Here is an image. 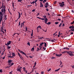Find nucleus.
<instances>
[{
    "label": "nucleus",
    "instance_id": "obj_1",
    "mask_svg": "<svg viewBox=\"0 0 74 74\" xmlns=\"http://www.w3.org/2000/svg\"><path fill=\"white\" fill-rule=\"evenodd\" d=\"M5 5H3V3H2V5L1 7V8H2L1 10V12H0V24L2 21H3V14L5 15Z\"/></svg>",
    "mask_w": 74,
    "mask_h": 74
},
{
    "label": "nucleus",
    "instance_id": "obj_2",
    "mask_svg": "<svg viewBox=\"0 0 74 74\" xmlns=\"http://www.w3.org/2000/svg\"><path fill=\"white\" fill-rule=\"evenodd\" d=\"M67 53L69 54L70 56H74V54H73V52L71 51L68 52H67Z\"/></svg>",
    "mask_w": 74,
    "mask_h": 74
},
{
    "label": "nucleus",
    "instance_id": "obj_3",
    "mask_svg": "<svg viewBox=\"0 0 74 74\" xmlns=\"http://www.w3.org/2000/svg\"><path fill=\"white\" fill-rule=\"evenodd\" d=\"M64 2H62V3H60V5L61 7H63V6H64Z\"/></svg>",
    "mask_w": 74,
    "mask_h": 74
},
{
    "label": "nucleus",
    "instance_id": "obj_4",
    "mask_svg": "<svg viewBox=\"0 0 74 74\" xmlns=\"http://www.w3.org/2000/svg\"><path fill=\"white\" fill-rule=\"evenodd\" d=\"M46 5H45V7L46 8H47L48 7V5H49L48 4V3L47 2L45 4Z\"/></svg>",
    "mask_w": 74,
    "mask_h": 74
},
{
    "label": "nucleus",
    "instance_id": "obj_5",
    "mask_svg": "<svg viewBox=\"0 0 74 74\" xmlns=\"http://www.w3.org/2000/svg\"><path fill=\"white\" fill-rule=\"evenodd\" d=\"M62 54H56V56H58V57H60V56H62Z\"/></svg>",
    "mask_w": 74,
    "mask_h": 74
},
{
    "label": "nucleus",
    "instance_id": "obj_6",
    "mask_svg": "<svg viewBox=\"0 0 74 74\" xmlns=\"http://www.w3.org/2000/svg\"><path fill=\"white\" fill-rule=\"evenodd\" d=\"M45 23L46 24L48 21V19L47 18H46L45 19Z\"/></svg>",
    "mask_w": 74,
    "mask_h": 74
},
{
    "label": "nucleus",
    "instance_id": "obj_7",
    "mask_svg": "<svg viewBox=\"0 0 74 74\" xmlns=\"http://www.w3.org/2000/svg\"><path fill=\"white\" fill-rule=\"evenodd\" d=\"M71 31L69 30V32H71V31H72V32H74V27H73L71 28Z\"/></svg>",
    "mask_w": 74,
    "mask_h": 74
},
{
    "label": "nucleus",
    "instance_id": "obj_8",
    "mask_svg": "<svg viewBox=\"0 0 74 74\" xmlns=\"http://www.w3.org/2000/svg\"><path fill=\"white\" fill-rule=\"evenodd\" d=\"M11 43V41H9L7 43V44L8 45H10Z\"/></svg>",
    "mask_w": 74,
    "mask_h": 74
},
{
    "label": "nucleus",
    "instance_id": "obj_9",
    "mask_svg": "<svg viewBox=\"0 0 74 74\" xmlns=\"http://www.w3.org/2000/svg\"><path fill=\"white\" fill-rule=\"evenodd\" d=\"M17 71H19V72H21V70L19 68H17Z\"/></svg>",
    "mask_w": 74,
    "mask_h": 74
},
{
    "label": "nucleus",
    "instance_id": "obj_10",
    "mask_svg": "<svg viewBox=\"0 0 74 74\" xmlns=\"http://www.w3.org/2000/svg\"><path fill=\"white\" fill-rule=\"evenodd\" d=\"M40 7H43V5L42 4V2H40Z\"/></svg>",
    "mask_w": 74,
    "mask_h": 74
},
{
    "label": "nucleus",
    "instance_id": "obj_11",
    "mask_svg": "<svg viewBox=\"0 0 74 74\" xmlns=\"http://www.w3.org/2000/svg\"><path fill=\"white\" fill-rule=\"evenodd\" d=\"M12 55L13 56H15V53L12 52Z\"/></svg>",
    "mask_w": 74,
    "mask_h": 74
},
{
    "label": "nucleus",
    "instance_id": "obj_12",
    "mask_svg": "<svg viewBox=\"0 0 74 74\" xmlns=\"http://www.w3.org/2000/svg\"><path fill=\"white\" fill-rule=\"evenodd\" d=\"M19 52H20L21 53H22L23 54V53L24 52H23V51H21V50H20L18 49Z\"/></svg>",
    "mask_w": 74,
    "mask_h": 74
},
{
    "label": "nucleus",
    "instance_id": "obj_13",
    "mask_svg": "<svg viewBox=\"0 0 74 74\" xmlns=\"http://www.w3.org/2000/svg\"><path fill=\"white\" fill-rule=\"evenodd\" d=\"M64 49H67V50H69V49H70L67 48V47H64L63 48Z\"/></svg>",
    "mask_w": 74,
    "mask_h": 74
},
{
    "label": "nucleus",
    "instance_id": "obj_14",
    "mask_svg": "<svg viewBox=\"0 0 74 74\" xmlns=\"http://www.w3.org/2000/svg\"><path fill=\"white\" fill-rule=\"evenodd\" d=\"M38 28L41 29V27L40 25H39V26H38L37 28V29L38 30Z\"/></svg>",
    "mask_w": 74,
    "mask_h": 74
},
{
    "label": "nucleus",
    "instance_id": "obj_15",
    "mask_svg": "<svg viewBox=\"0 0 74 74\" xmlns=\"http://www.w3.org/2000/svg\"><path fill=\"white\" fill-rule=\"evenodd\" d=\"M44 42H42L40 43V47H42V45H43V44H44Z\"/></svg>",
    "mask_w": 74,
    "mask_h": 74
},
{
    "label": "nucleus",
    "instance_id": "obj_16",
    "mask_svg": "<svg viewBox=\"0 0 74 74\" xmlns=\"http://www.w3.org/2000/svg\"><path fill=\"white\" fill-rule=\"evenodd\" d=\"M12 62V60H9L8 61V63H11Z\"/></svg>",
    "mask_w": 74,
    "mask_h": 74
},
{
    "label": "nucleus",
    "instance_id": "obj_17",
    "mask_svg": "<svg viewBox=\"0 0 74 74\" xmlns=\"http://www.w3.org/2000/svg\"><path fill=\"white\" fill-rule=\"evenodd\" d=\"M18 17H19V18H21V13H19V12H18Z\"/></svg>",
    "mask_w": 74,
    "mask_h": 74
},
{
    "label": "nucleus",
    "instance_id": "obj_18",
    "mask_svg": "<svg viewBox=\"0 0 74 74\" xmlns=\"http://www.w3.org/2000/svg\"><path fill=\"white\" fill-rule=\"evenodd\" d=\"M31 51H34V48H32L31 49Z\"/></svg>",
    "mask_w": 74,
    "mask_h": 74
},
{
    "label": "nucleus",
    "instance_id": "obj_19",
    "mask_svg": "<svg viewBox=\"0 0 74 74\" xmlns=\"http://www.w3.org/2000/svg\"><path fill=\"white\" fill-rule=\"evenodd\" d=\"M7 49H10L11 48V46H8L7 47Z\"/></svg>",
    "mask_w": 74,
    "mask_h": 74
},
{
    "label": "nucleus",
    "instance_id": "obj_20",
    "mask_svg": "<svg viewBox=\"0 0 74 74\" xmlns=\"http://www.w3.org/2000/svg\"><path fill=\"white\" fill-rule=\"evenodd\" d=\"M60 68H59L56 70H55V72H56V71H59V70H60Z\"/></svg>",
    "mask_w": 74,
    "mask_h": 74
},
{
    "label": "nucleus",
    "instance_id": "obj_21",
    "mask_svg": "<svg viewBox=\"0 0 74 74\" xmlns=\"http://www.w3.org/2000/svg\"><path fill=\"white\" fill-rule=\"evenodd\" d=\"M42 38H44V37H40V38H38V39L39 40H42Z\"/></svg>",
    "mask_w": 74,
    "mask_h": 74
},
{
    "label": "nucleus",
    "instance_id": "obj_22",
    "mask_svg": "<svg viewBox=\"0 0 74 74\" xmlns=\"http://www.w3.org/2000/svg\"><path fill=\"white\" fill-rule=\"evenodd\" d=\"M18 54V56H19V57H21L22 56L20 54V53H17Z\"/></svg>",
    "mask_w": 74,
    "mask_h": 74
},
{
    "label": "nucleus",
    "instance_id": "obj_23",
    "mask_svg": "<svg viewBox=\"0 0 74 74\" xmlns=\"http://www.w3.org/2000/svg\"><path fill=\"white\" fill-rule=\"evenodd\" d=\"M46 24L47 25H51V22H49L48 23H47Z\"/></svg>",
    "mask_w": 74,
    "mask_h": 74
},
{
    "label": "nucleus",
    "instance_id": "obj_24",
    "mask_svg": "<svg viewBox=\"0 0 74 74\" xmlns=\"http://www.w3.org/2000/svg\"><path fill=\"white\" fill-rule=\"evenodd\" d=\"M60 66H61V65L62 64V62L61 61H60Z\"/></svg>",
    "mask_w": 74,
    "mask_h": 74
},
{
    "label": "nucleus",
    "instance_id": "obj_25",
    "mask_svg": "<svg viewBox=\"0 0 74 74\" xmlns=\"http://www.w3.org/2000/svg\"><path fill=\"white\" fill-rule=\"evenodd\" d=\"M45 47H47V43L45 42L44 43Z\"/></svg>",
    "mask_w": 74,
    "mask_h": 74
},
{
    "label": "nucleus",
    "instance_id": "obj_26",
    "mask_svg": "<svg viewBox=\"0 0 74 74\" xmlns=\"http://www.w3.org/2000/svg\"><path fill=\"white\" fill-rule=\"evenodd\" d=\"M5 21H6V20H7V16L6 15H5Z\"/></svg>",
    "mask_w": 74,
    "mask_h": 74
},
{
    "label": "nucleus",
    "instance_id": "obj_27",
    "mask_svg": "<svg viewBox=\"0 0 74 74\" xmlns=\"http://www.w3.org/2000/svg\"><path fill=\"white\" fill-rule=\"evenodd\" d=\"M51 42H54V41H55V40H53V39H52L51 40Z\"/></svg>",
    "mask_w": 74,
    "mask_h": 74
},
{
    "label": "nucleus",
    "instance_id": "obj_28",
    "mask_svg": "<svg viewBox=\"0 0 74 74\" xmlns=\"http://www.w3.org/2000/svg\"><path fill=\"white\" fill-rule=\"evenodd\" d=\"M43 17H44L45 19H46V18H46V16L45 15H44Z\"/></svg>",
    "mask_w": 74,
    "mask_h": 74
},
{
    "label": "nucleus",
    "instance_id": "obj_29",
    "mask_svg": "<svg viewBox=\"0 0 74 74\" xmlns=\"http://www.w3.org/2000/svg\"><path fill=\"white\" fill-rule=\"evenodd\" d=\"M58 23H59V22H56L55 23L56 25H57V24H58Z\"/></svg>",
    "mask_w": 74,
    "mask_h": 74
},
{
    "label": "nucleus",
    "instance_id": "obj_30",
    "mask_svg": "<svg viewBox=\"0 0 74 74\" xmlns=\"http://www.w3.org/2000/svg\"><path fill=\"white\" fill-rule=\"evenodd\" d=\"M62 25V23H60V24L59 25V27H60Z\"/></svg>",
    "mask_w": 74,
    "mask_h": 74
},
{
    "label": "nucleus",
    "instance_id": "obj_31",
    "mask_svg": "<svg viewBox=\"0 0 74 74\" xmlns=\"http://www.w3.org/2000/svg\"><path fill=\"white\" fill-rule=\"evenodd\" d=\"M39 47H40L39 50H41V48H42V46H39Z\"/></svg>",
    "mask_w": 74,
    "mask_h": 74
},
{
    "label": "nucleus",
    "instance_id": "obj_32",
    "mask_svg": "<svg viewBox=\"0 0 74 74\" xmlns=\"http://www.w3.org/2000/svg\"><path fill=\"white\" fill-rule=\"evenodd\" d=\"M27 45H29V46H30V42H28L27 43Z\"/></svg>",
    "mask_w": 74,
    "mask_h": 74
},
{
    "label": "nucleus",
    "instance_id": "obj_33",
    "mask_svg": "<svg viewBox=\"0 0 74 74\" xmlns=\"http://www.w3.org/2000/svg\"><path fill=\"white\" fill-rule=\"evenodd\" d=\"M25 72H26V73H27V71H26V70H23Z\"/></svg>",
    "mask_w": 74,
    "mask_h": 74
},
{
    "label": "nucleus",
    "instance_id": "obj_34",
    "mask_svg": "<svg viewBox=\"0 0 74 74\" xmlns=\"http://www.w3.org/2000/svg\"><path fill=\"white\" fill-rule=\"evenodd\" d=\"M21 25H22V26H23V25H24V24H23V23H21Z\"/></svg>",
    "mask_w": 74,
    "mask_h": 74
},
{
    "label": "nucleus",
    "instance_id": "obj_35",
    "mask_svg": "<svg viewBox=\"0 0 74 74\" xmlns=\"http://www.w3.org/2000/svg\"><path fill=\"white\" fill-rule=\"evenodd\" d=\"M51 69H50L49 70H47V71H48V72H49V71H51Z\"/></svg>",
    "mask_w": 74,
    "mask_h": 74
},
{
    "label": "nucleus",
    "instance_id": "obj_36",
    "mask_svg": "<svg viewBox=\"0 0 74 74\" xmlns=\"http://www.w3.org/2000/svg\"><path fill=\"white\" fill-rule=\"evenodd\" d=\"M4 30V29L3 28H3H2V27H1V30Z\"/></svg>",
    "mask_w": 74,
    "mask_h": 74
},
{
    "label": "nucleus",
    "instance_id": "obj_37",
    "mask_svg": "<svg viewBox=\"0 0 74 74\" xmlns=\"http://www.w3.org/2000/svg\"><path fill=\"white\" fill-rule=\"evenodd\" d=\"M23 54H24V55H25V56H27L25 54V53L24 52L23 53Z\"/></svg>",
    "mask_w": 74,
    "mask_h": 74
},
{
    "label": "nucleus",
    "instance_id": "obj_38",
    "mask_svg": "<svg viewBox=\"0 0 74 74\" xmlns=\"http://www.w3.org/2000/svg\"><path fill=\"white\" fill-rule=\"evenodd\" d=\"M71 24H72V25H73V24H74V21L72 22H71Z\"/></svg>",
    "mask_w": 74,
    "mask_h": 74
},
{
    "label": "nucleus",
    "instance_id": "obj_39",
    "mask_svg": "<svg viewBox=\"0 0 74 74\" xmlns=\"http://www.w3.org/2000/svg\"><path fill=\"white\" fill-rule=\"evenodd\" d=\"M40 19H41V20H42V21H44V20H45V19H44V18H40Z\"/></svg>",
    "mask_w": 74,
    "mask_h": 74
},
{
    "label": "nucleus",
    "instance_id": "obj_40",
    "mask_svg": "<svg viewBox=\"0 0 74 74\" xmlns=\"http://www.w3.org/2000/svg\"><path fill=\"white\" fill-rule=\"evenodd\" d=\"M3 52H4V51H3V53H2L1 55H4V53H3Z\"/></svg>",
    "mask_w": 74,
    "mask_h": 74
},
{
    "label": "nucleus",
    "instance_id": "obj_41",
    "mask_svg": "<svg viewBox=\"0 0 74 74\" xmlns=\"http://www.w3.org/2000/svg\"><path fill=\"white\" fill-rule=\"evenodd\" d=\"M3 71H2V69L0 70V73H2Z\"/></svg>",
    "mask_w": 74,
    "mask_h": 74
},
{
    "label": "nucleus",
    "instance_id": "obj_42",
    "mask_svg": "<svg viewBox=\"0 0 74 74\" xmlns=\"http://www.w3.org/2000/svg\"><path fill=\"white\" fill-rule=\"evenodd\" d=\"M36 11V10L35 9H33L32 11L33 12H34V11Z\"/></svg>",
    "mask_w": 74,
    "mask_h": 74
},
{
    "label": "nucleus",
    "instance_id": "obj_43",
    "mask_svg": "<svg viewBox=\"0 0 74 74\" xmlns=\"http://www.w3.org/2000/svg\"><path fill=\"white\" fill-rule=\"evenodd\" d=\"M23 69H24V70H26V68L25 67H24L23 68Z\"/></svg>",
    "mask_w": 74,
    "mask_h": 74
},
{
    "label": "nucleus",
    "instance_id": "obj_44",
    "mask_svg": "<svg viewBox=\"0 0 74 74\" xmlns=\"http://www.w3.org/2000/svg\"><path fill=\"white\" fill-rule=\"evenodd\" d=\"M36 62L35 63H34V66H36Z\"/></svg>",
    "mask_w": 74,
    "mask_h": 74
},
{
    "label": "nucleus",
    "instance_id": "obj_45",
    "mask_svg": "<svg viewBox=\"0 0 74 74\" xmlns=\"http://www.w3.org/2000/svg\"><path fill=\"white\" fill-rule=\"evenodd\" d=\"M14 63H12L11 65H10V66H12V65H13L14 64Z\"/></svg>",
    "mask_w": 74,
    "mask_h": 74
},
{
    "label": "nucleus",
    "instance_id": "obj_46",
    "mask_svg": "<svg viewBox=\"0 0 74 74\" xmlns=\"http://www.w3.org/2000/svg\"><path fill=\"white\" fill-rule=\"evenodd\" d=\"M45 32H47V30H45L44 29H42Z\"/></svg>",
    "mask_w": 74,
    "mask_h": 74
},
{
    "label": "nucleus",
    "instance_id": "obj_47",
    "mask_svg": "<svg viewBox=\"0 0 74 74\" xmlns=\"http://www.w3.org/2000/svg\"><path fill=\"white\" fill-rule=\"evenodd\" d=\"M36 18H38V19H41V18H40L39 17H37Z\"/></svg>",
    "mask_w": 74,
    "mask_h": 74
},
{
    "label": "nucleus",
    "instance_id": "obj_48",
    "mask_svg": "<svg viewBox=\"0 0 74 74\" xmlns=\"http://www.w3.org/2000/svg\"><path fill=\"white\" fill-rule=\"evenodd\" d=\"M56 33H57V32H56L55 33H54V34H53V35H55V34H56Z\"/></svg>",
    "mask_w": 74,
    "mask_h": 74
},
{
    "label": "nucleus",
    "instance_id": "obj_49",
    "mask_svg": "<svg viewBox=\"0 0 74 74\" xmlns=\"http://www.w3.org/2000/svg\"><path fill=\"white\" fill-rule=\"evenodd\" d=\"M19 26H20L21 25V21H20L19 23H18Z\"/></svg>",
    "mask_w": 74,
    "mask_h": 74
},
{
    "label": "nucleus",
    "instance_id": "obj_50",
    "mask_svg": "<svg viewBox=\"0 0 74 74\" xmlns=\"http://www.w3.org/2000/svg\"><path fill=\"white\" fill-rule=\"evenodd\" d=\"M18 2H21V0H18Z\"/></svg>",
    "mask_w": 74,
    "mask_h": 74
},
{
    "label": "nucleus",
    "instance_id": "obj_51",
    "mask_svg": "<svg viewBox=\"0 0 74 74\" xmlns=\"http://www.w3.org/2000/svg\"><path fill=\"white\" fill-rule=\"evenodd\" d=\"M40 15V13H38V14L36 15V16H38V15Z\"/></svg>",
    "mask_w": 74,
    "mask_h": 74
},
{
    "label": "nucleus",
    "instance_id": "obj_52",
    "mask_svg": "<svg viewBox=\"0 0 74 74\" xmlns=\"http://www.w3.org/2000/svg\"><path fill=\"white\" fill-rule=\"evenodd\" d=\"M66 51H64V52H62V53H66Z\"/></svg>",
    "mask_w": 74,
    "mask_h": 74
},
{
    "label": "nucleus",
    "instance_id": "obj_53",
    "mask_svg": "<svg viewBox=\"0 0 74 74\" xmlns=\"http://www.w3.org/2000/svg\"><path fill=\"white\" fill-rule=\"evenodd\" d=\"M43 49H44V50H45V49H46V48H45V47H43Z\"/></svg>",
    "mask_w": 74,
    "mask_h": 74
},
{
    "label": "nucleus",
    "instance_id": "obj_54",
    "mask_svg": "<svg viewBox=\"0 0 74 74\" xmlns=\"http://www.w3.org/2000/svg\"><path fill=\"white\" fill-rule=\"evenodd\" d=\"M63 67V65H62L61 66V68H62Z\"/></svg>",
    "mask_w": 74,
    "mask_h": 74
},
{
    "label": "nucleus",
    "instance_id": "obj_55",
    "mask_svg": "<svg viewBox=\"0 0 74 74\" xmlns=\"http://www.w3.org/2000/svg\"><path fill=\"white\" fill-rule=\"evenodd\" d=\"M1 32H3V34H4V31H3V30H1Z\"/></svg>",
    "mask_w": 74,
    "mask_h": 74
},
{
    "label": "nucleus",
    "instance_id": "obj_56",
    "mask_svg": "<svg viewBox=\"0 0 74 74\" xmlns=\"http://www.w3.org/2000/svg\"><path fill=\"white\" fill-rule=\"evenodd\" d=\"M46 10L47 11H49V10H48V9L47 8L46 9Z\"/></svg>",
    "mask_w": 74,
    "mask_h": 74
},
{
    "label": "nucleus",
    "instance_id": "obj_57",
    "mask_svg": "<svg viewBox=\"0 0 74 74\" xmlns=\"http://www.w3.org/2000/svg\"><path fill=\"white\" fill-rule=\"evenodd\" d=\"M58 21H61V19H59V18H58Z\"/></svg>",
    "mask_w": 74,
    "mask_h": 74
},
{
    "label": "nucleus",
    "instance_id": "obj_58",
    "mask_svg": "<svg viewBox=\"0 0 74 74\" xmlns=\"http://www.w3.org/2000/svg\"><path fill=\"white\" fill-rule=\"evenodd\" d=\"M14 2L12 3V4L13 6H14Z\"/></svg>",
    "mask_w": 74,
    "mask_h": 74
},
{
    "label": "nucleus",
    "instance_id": "obj_59",
    "mask_svg": "<svg viewBox=\"0 0 74 74\" xmlns=\"http://www.w3.org/2000/svg\"><path fill=\"white\" fill-rule=\"evenodd\" d=\"M16 34H17V33H14L13 35V36H15V35Z\"/></svg>",
    "mask_w": 74,
    "mask_h": 74
},
{
    "label": "nucleus",
    "instance_id": "obj_60",
    "mask_svg": "<svg viewBox=\"0 0 74 74\" xmlns=\"http://www.w3.org/2000/svg\"><path fill=\"white\" fill-rule=\"evenodd\" d=\"M44 74V71L41 72V74Z\"/></svg>",
    "mask_w": 74,
    "mask_h": 74
},
{
    "label": "nucleus",
    "instance_id": "obj_61",
    "mask_svg": "<svg viewBox=\"0 0 74 74\" xmlns=\"http://www.w3.org/2000/svg\"><path fill=\"white\" fill-rule=\"evenodd\" d=\"M33 33H32L31 34V36H33Z\"/></svg>",
    "mask_w": 74,
    "mask_h": 74
},
{
    "label": "nucleus",
    "instance_id": "obj_62",
    "mask_svg": "<svg viewBox=\"0 0 74 74\" xmlns=\"http://www.w3.org/2000/svg\"><path fill=\"white\" fill-rule=\"evenodd\" d=\"M55 58L54 57H53L51 58L52 59H55Z\"/></svg>",
    "mask_w": 74,
    "mask_h": 74
},
{
    "label": "nucleus",
    "instance_id": "obj_63",
    "mask_svg": "<svg viewBox=\"0 0 74 74\" xmlns=\"http://www.w3.org/2000/svg\"><path fill=\"white\" fill-rule=\"evenodd\" d=\"M72 67L73 69H74V65L72 66Z\"/></svg>",
    "mask_w": 74,
    "mask_h": 74
},
{
    "label": "nucleus",
    "instance_id": "obj_64",
    "mask_svg": "<svg viewBox=\"0 0 74 74\" xmlns=\"http://www.w3.org/2000/svg\"><path fill=\"white\" fill-rule=\"evenodd\" d=\"M10 58H13V57L12 56H10L9 57Z\"/></svg>",
    "mask_w": 74,
    "mask_h": 74
}]
</instances>
